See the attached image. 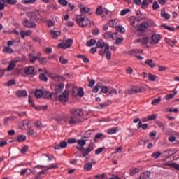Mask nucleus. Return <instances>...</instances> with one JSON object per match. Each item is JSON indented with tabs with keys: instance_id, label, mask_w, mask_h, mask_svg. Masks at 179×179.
Masks as SVG:
<instances>
[{
	"instance_id": "nucleus-32",
	"label": "nucleus",
	"mask_w": 179,
	"mask_h": 179,
	"mask_svg": "<svg viewBox=\"0 0 179 179\" xmlns=\"http://www.w3.org/2000/svg\"><path fill=\"white\" fill-rule=\"evenodd\" d=\"M148 127V124H143L142 122H139L137 125V129H142L143 130H146Z\"/></svg>"
},
{
	"instance_id": "nucleus-43",
	"label": "nucleus",
	"mask_w": 179,
	"mask_h": 179,
	"mask_svg": "<svg viewBox=\"0 0 179 179\" xmlns=\"http://www.w3.org/2000/svg\"><path fill=\"white\" fill-rule=\"evenodd\" d=\"M34 124L36 127H37V129H43L41 122H40L39 120H36V122H34Z\"/></svg>"
},
{
	"instance_id": "nucleus-16",
	"label": "nucleus",
	"mask_w": 179,
	"mask_h": 179,
	"mask_svg": "<svg viewBox=\"0 0 179 179\" xmlns=\"http://www.w3.org/2000/svg\"><path fill=\"white\" fill-rule=\"evenodd\" d=\"M25 27H27L28 28H35V27H36V23L30 20H25Z\"/></svg>"
},
{
	"instance_id": "nucleus-21",
	"label": "nucleus",
	"mask_w": 179,
	"mask_h": 179,
	"mask_svg": "<svg viewBox=\"0 0 179 179\" xmlns=\"http://www.w3.org/2000/svg\"><path fill=\"white\" fill-rule=\"evenodd\" d=\"M105 137L106 136H104L103 133H99L98 134H96L95 138H94V142L97 143L98 140H103V138H105Z\"/></svg>"
},
{
	"instance_id": "nucleus-42",
	"label": "nucleus",
	"mask_w": 179,
	"mask_h": 179,
	"mask_svg": "<svg viewBox=\"0 0 179 179\" xmlns=\"http://www.w3.org/2000/svg\"><path fill=\"white\" fill-rule=\"evenodd\" d=\"M145 64L147 65H149V66H150L151 68H155V64H153V61L152 59H147L145 61Z\"/></svg>"
},
{
	"instance_id": "nucleus-61",
	"label": "nucleus",
	"mask_w": 179,
	"mask_h": 179,
	"mask_svg": "<svg viewBox=\"0 0 179 179\" xmlns=\"http://www.w3.org/2000/svg\"><path fill=\"white\" fill-rule=\"evenodd\" d=\"M31 173H32V169H31L30 168L24 169V173H27V175H29Z\"/></svg>"
},
{
	"instance_id": "nucleus-60",
	"label": "nucleus",
	"mask_w": 179,
	"mask_h": 179,
	"mask_svg": "<svg viewBox=\"0 0 179 179\" xmlns=\"http://www.w3.org/2000/svg\"><path fill=\"white\" fill-rule=\"evenodd\" d=\"M149 4L148 3V0H143L141 3V8H145V7H148Z\"/></svg>"
},
{
	"instance_id": "nucleus-62",
	"label": "nucleus",
	"mask_w": 179,
	"mask_h": 179,
	"mask_svg": "<svg viewBox=\"0 0 179 179\" xmlns=\"http://www.w3.org/2000/svg\"><path fill=\"white\" fill-rule=\"evenodd\" d=\"M36 0H24V4H34Z\"/></svg>"
},
{
	"instance_id": "nucleus-59",
	"label": "nucleus",
	"mask_w": 179,
	"mask_h": 179,
	"mask_svg": "<svg viewBox=\"0 0 179 179\" xmlns=\"http://www.w3.org/2000/svg\"><path fill=\"white\" fill-rule=\"evenodd\" d=\"M106 52V58L108 61H110V59H111L112 52L111 51H109V50H107Z\"/></svg>"
},
{
	"instance_id": "nucleus-55",
	"label": "nucleus",
	"mask_w": 179,
	"mask_h": 179,
	"mask_svg": "<svg viewBox=\"0 0 179 179\" xmlns=\"http://www.w3.org/2000/svg\"><path fill=\"white\" fill-rule=\"evenodd\" d=\"M103 150H106V147H100V148H98L95 150V154H101L103 151Z\"/></svg>"
},
{
	"instance_id": "nucleus-30",
	"label": "nucleus",
	"mask_w": 179,
	"mask_h": 179,
	"mask_svg": "<svg viewBox=\"0 0 179 179\" xmlns=\"http://www.w3.org/2000/svg\"><path fill=\"white\" fill-rule=\"evenodd\" d=\"M99 93H108V94H110V87L108 86H101Z\"/></svg>"
},
{
	"instance_id": "nucleus-3",
	"label": "nucleus",
	"mask_w": 179,
	"mask_h": 179,
	"mask_svg": "<svg viewBox=\"0 0 179 179\" xmlns=\"http://www.w3.org/2000/svg\"><path fill=\"white\" fill-rule=\"evenodd\" d=\"M96 48H101L99 55L103 57L107 50H110V45L107 42H104L103 39H99L96 42Z\"/></svg>"
},
{
	"instance_id": "nucleus-54",
	"label": "nucleus",
	"mask_w": 179,
	"mask_h": 179,
	"mask_svg": "<svg viewBox=\"0 0 179 179\" xmlns=\"http://www.w3.org/2000/svg\"><path fill=\"white\" fill-rule=\"evenodd\" d=\"M148 79H149V80L155 82L156 80V76H155V75H152V73H149L148 74Z\"/></svg>"
},
{
	"instance_id": "nucleus-37",
	"label": "nucleus",
	"mask_w": 179,
	"mask_h": 179,
	"mask_svg": "<svg viewBox=\"0 0 179 179\" xmlns=\"http://www.w3.org/2000/svg\"><path fill=\"white\" fill-rule=\"evenodd\" d=\"M16 117L15 116H11V117H6L4 118V125H8V121H12V120H15Z\"/></svg>"
},
{
	"instance_id": "nucleus-7",
	"label": "nucleus",
	"mask_w": 179,
	"mask_h": 179,
	"mask_svg": "<svg viewBox=\"0 0 179 179\" xmlns=\"http://www.w3.org/2000/svg\"><path fill=\"white\" fill-rule=\"evenodd\" d=\"M19 61H20V57H15L14 58V59L8 62L9 65L7 69H4L6 72L9 71H13V69H15V66H16V64H17Z\"/></svg>"
},
{
	"instance_id": "nucleus-11",
	"label": "nucleus",
	"mask_w": 179,
	"mask_h": 179,
	"mask_svg": "<svg viewBox=\"0 0 179 179\" xmlns=\"http://www.w3.org/2000/svg\"><path fill=\"white\" fill-rule=\"evenodd\" d=\"M24 126H27L28 129H30L28 131L27 134H29V136H34V130L31 129V122H29V120H24Z\"/></svg>"
},
{
	"instance_id": "nucleus-58",
	"label": "nucleus",
	"mask_w": 179,
	"mask_h": 179,
	"mask_svg": "<svg viewBox=\"0 0 179 179\" xmlns=\"http://www.w3.org/2000/svg\"><path fill=\"white\" fill-rule=\"evenodd\" d=\"M78 144H79V145H81L82 147H84V145H86V141L85 140H78L77 141Z\"/></svg>"
},
{
	"instance_id": "nucleus-39",
	"label": "nucleus",
	"mask_w": 179,
	"mask_h": 179,
	"mask_svg": "<svg viewBox=\"0 0 179 179\" xmlns=\"http://www.w3.org/2000/svg\"><path fill=\"white\" fill-rule=\"evenodd\" d=\"M39 79L41 80H43V82H48V78L45 73H41V75L39 76Z\"/></svg>"
},
{
	"instance_id": "nucleus-38",
	"label": "nucleus",
	"mask_w": 179,
	"mask_h": 179,
	"mask_svg": "<svg viewBox=\"0 0 179 179\" xmlns=\"http://www.w3.org/2000/svg\"><path fill=\"white\" fill-rule=\"evenodd\" d=\"M109 104H110V101H104V103H101L99 107V108H105V107H107Z\"/></svg>"
},
{
	"instance_id": "nucleus-27",
	"label": "nucleus",
	"mask_w": 179,
	"mask_h": 179,
	"mask_svg": "<svg viewBox=\"0 0 179 179\" xmlns=\"http://www.w3.org/2000/svg\"><path fill=\"white\" fill-rule=\"evenodd\" d=\"M178 90L176 89L173 90V93H169V94H166V100H170L171 99H173L175 96V94H177Z\"/></svg>"
},
{
	"instance_id": "nucleus-40",
	"label": "nucleus",
	"mask_w": 179,
	"mask_h": 179,
	"mask_svg": "<svg viewBox=\"0 0 179 179\" xmlns=\"http://www.w3.org/2000/svg\"><path fill=\"white\" fill-rule=\"evenodd\" d=\"M116 30L119 31L122 34H124L126 31L125 28L122 27V25H118L117 27H116Z\"/></svg>"
},
{
	"instance_id": "nucleus-2",
	"label": "nucleus",
	"mask_w": 179,
	"mask_h": 179,
	"mask_svg": "<svg viewBox=\"0 0 179 179\" xmlns=\"http://www.w3.org/2000/svg\"><path fill=\"white\" fill-rule=\"evenodd\" d=\"M72 116L69 119V124L76 126L78 123H80L83 120V110L82 108H71L70 110Z\"/></svg>"
},
{
	"instance_id": "nucleus-9",
	"label": "nucleus",
	"mask_w": 179,
	"mask_h": 179,
	"mask_svg": "<svg viewBox=\"0 0 179 179\" xmlns=\"http://www.w3.org/2000/svg\"><path fill=\"white\" fill-rule=\"evenodd\" d=\"M69 96V89H65L63 93L59 96V100L60 101H68Z\"/></svg>"
},
{
	"instance_id": "nucleus-63",
	"label": "nucleus",
	"mask_w": 179,
	"mask_h": 179,
	"mask_svg": "<svg viewBox=\"0 0 179 179\" xmlns=\"http://www.w3.org/2000/svg\"><path fill=\"white\" fill-rule=\"evenodd\" d=\"M160 6L158 4L157 1H155L152 4V8L153 10H157V8H159Z\"/></svg>"
},
{
	"instance_id": "nucleus-14",
	"label": "nucleus",
	"mask_w": 179,
	"mask_h": 179,
	"mask_svg": "<svg viewBox=\"0 0 179 179\" xmlns=\"http://www.w3.org/2000/svg\"><path fill=\"white\" fill-rule=\"evenodd\" d=\"M64 86L65 85L64 83H63V82H59V85H56L55 87L56 94L60 93L61 92H62Z\"/></svg>"
},
{
	"instance_id": "nucleus-56",
	"label": "nucleus",
	"mask_w": 179,
	"mask_h": 179,
	"mask_svg": "<svg viewBox=\"0 0 179 179\" xmlns=\"http://www.w3.org/2000/svg\"><path fill=\"white\" fill-rule=\"evenodd\" d=\"M16 96L17 97H19V98L23 97V91H22L21 90H17Z\"/></svg>"
},
{
	"instance_id": "nucleus-34",
	"label": "nucleus",
	"mask_w": 179,
	"mask_h": 179,
	"mask_svg": "<svg viewBox=\"0 0 179 179\" xmlns=\"http://www.w3.org/2000/svg\"><path fill=\"white\" fill-rule=\"evenodd\" d=\"M162 155V152L161 151H155V152H153L151 155V157L152 158H154L155 159H157V158H159V157H160Z\"/></svg>"
},
{
	"instance_id": "nucleus-15",
	"label": "nucleus",
	"mask_w": 179,
	"mask_h": 179,
	"mask_svg": "<svg viewBox=\"0 0 179 179\" xmlns=\"http://www.w3.org/2000/svg\"><path fill=\"white\" fill-rule=\"evenodd\" d=\"M132 54H134L135 57L138 58V59L142 60L144 59L143 57L141 55H138V54H142L143 52V50H133L131 51Z\"/></svg>"
},
{
	"instance_id": "nucleus-31",
	"label": "nucleus",
	"mask_w": 179,
	"mask_h": 179,
	"mask_svg": "<svg viewBox=\"0 0 179 179\" xmlns=\"http://www.w3.org/2000/svg\"><path fill=\"white\" fill-rule=\"evenodd\" d=\"M118 20H110V21H109L108 22V24L109 25V27H115L117 29V22Z\"/></svg>"
},
{
	"instance_id": "nucleus-6",
	"label": "nucleus",
	"mask_w": 179,
	"mask_h": 179,
	"mask_svg": "<svg viewBox=\"0 0 179 179\" xmlns=\"http://www.w3.org/2000/svg\"><path fill=\"white\" fill-rule=\"evenodd\" d=\"M73 44V39H66L62 43H59V48H63V50H66V48H70Z\"/></svg>"
},
{
	"instance_id": "nucleus-57",
	"label": "nucleus",
	"mask_w": 179,
	"mask_h": 179,
	"mask_svg": "<svg viewBox=\"0 0 179 179\" xmlns=\"http://www.w3.org/2000/svg\"><path fill=\"white\" fill-rule=\"evenodd\" d=\"M16 84V80L11 79L8 81L7 86H13V85Z\"/></svg>"
},
{
	"instance_id": "nucleus-13",
	"label": "nucleus",
	"mask_w": 179,
	"mask_h": 179,
	"mask_svg": "<svg viewBox=\"0 0 179 179\" xmlns=\"http://www.w3.org/2000/svg\"><path fill=\"white\" fill-rule=\"evenodd\" d=\"M160 40H161L160 34H153V35H152V41L153 44H158Z\"/></svg>"
},
{
	"instance_id": "nucleus-44",
	"label": "nucleus",
	"mask_w": 179,
	"mask_h": 179,
	"mask_svg": "<svg viewBox=\"0 0 179 179\" xmlns=\"http://www.w3.org/2000/svg\"><path fill=\"white\" fill-rule=\"evenodd\" d=\"M78 58H81L83 61L85 62V64L90 62V59L87 58V57H85V55H78Z\"/></svg>"
},
{
	"instance_id": "nucleus-33",
	"label": "nucleus",
	"mask_w": 179,
	"mask_h": 179,
	"mask_svg": "<svg viewBox=\"0 0 179 179\" xmlns=\"http://www.w3.org/2000/svg\"><path fill=\"white\" fill-rule=\"evenodd\" d=\"M43 168H45V165H36L34 168L31 170L33 173H36L37 169H42Z\"/></svg>"
},
{
	"instance_id": "nucleus-51",
	"label": "nucleus",
	"mask_w": 179,
	"mask_h": 179,
	"mask_svg": "<svg viewBox=\"0 0 179 179\" xmlns=\"http://www.w3.org/2000/svg\"><path fill=\"white\" fill-rule=\"evenodd\" d=\"M124 41V38L122 37V38H116V41H115V44L117 45H120V44H122V43H123Z\"/></svg>"
},
{
	"instance_id": "nucleus-49",
	"label": "nucleus",
	"mask_w": 179,
	"mask_h": 179,
	"mask_svg": "<svg viewBox=\"0 0 179 179\" xmlns=\"http://www.w3.org/2000/svg\"><path fill=\"white\" fill-rule=\"evenodd\" d=\"M161 100H162L161 97H157V99H154V100L152 101V104L155 106L156 104H158L159 103H160Z\"/></svg>"
},
{
	"instance_id": "nucleus-23",
	"label": "nucleus",
	"mask_w": 179,
	"mask_h": 179,
	"mask_svg": "<svg viewBox=\"0 0 179 179\" xmlns=\"http://www.w3.org/2000/svg\"><path fill=\"white\" fill-rule=\"evenodd\" d=\"M96 43V39H94V38H92V39H90V41H87L86 43L87 47H93V45H95Z\"/></svg>"
},
{
	"instance_id": "nucleus-26",
	"label": "nucleus",
	"mask_w": 179,
	"mask_h": 179,
	"mask_svg": "<svg viewBox=\"0 0 179 179\" xmlns=\"http://www.w3.org/2000/svg\"><path fill=\"white\" fill-rule=\"evenodd\" d=\"M50 34L52 38H57L61 34V31H54L53 29H52L50 31Z\"/></svg>"
},
{
	"instance_id": "nucleus-10",
	"label": "nucleus",
	"mask_w": 179,
	"mask_h": 179,
	"mask_svg": "<svg viewBox=\"0 0 179 179\" xmlns=\"http://www.w3.org/2000/svg\"><path fill=\"white\" fill-rule=\"evenodd\" d=\"M49 77L52 79L55 82H57V83L59 82H64V76H59V75H57L56 73H49Z\"/></svg>"
},
{
	"instance_id": "nucleus-53",
	"label": "nucleus",
	"mask_w": 179,
	"mask_h": 179,
	"mask_svg": "<svg viewBox=\"0 0 179 179\" xmlns=\"http://www.w3.org/2000/svg\"><path fill=\"white\" fill-rule=\"evenodd\" d=\"M78 94L80 96V97H83V96H84V90L83 87L78 89Z\"/></svg>"
},
{
	"instance_id": "nucleus-17",
	"label": "nucleus",
	"mask_w": 179,
	"mask_h": 179,
	"mask_svg": "<svg viewBox=\"0 0 179 179\" xmlns=\"http://www.w3.org/2000/svg\"><path fill=\"white\" fill-rule=\"evenodd\" d=\"M164 165L171 166V168H175V169L179 171V164L176 162H164Z\"/></svg>"
},
{
	"instance_id": "nucleus-1",
	"label": "nucleus",
	"mask_w": 179,
	"mask_h": 179,
	"mask_svg": "<svg viewBox=\"0 0 179 179\" xmlns=\"http://www.w3.org/2000/svg\"><path fill=\"white\" fill-rule=\"evenodd\" d=\"M80 7V14H78V15H76V21L77 24L80 27H92V21L88 18V17L83 16L85 14H87L88 13H90L91 8L90 7H87L86 6H84L83 4H79Z\"/></svg>"
},
{
	"instance_id": "nucleus-28",
	"label": "nucleus",
	"mask_w": 179,
	"mask_h": 179,
	"mask_svg": "<svg viewBox=\"0 0 179 179\" xmlns=\"http://www.w3.org/2000/svg\"><path fill=\"white\" fill-rule=\"evenodd\" d=\"M43 90H41V89H37L36 91H35V96L37 98V99H40V97H42L43 96Z\"/></svg>"
},
{
	"instance_id": "nucleus-45",
	"label": "nucleus",
	"mask_w": 179,
	"mask_h": 179,
	"mask_svg": "<svg viewBox=\"0 0 179 179\" xmlns=\"http://www.w3.org/2000/svg\"><path fill=\"white\" fill-rule=\"evenodd\" d=\"M59 61L61 64H63V65H66L69 62V59L64 58V57H60Z\"/></svg>"
},
{
	"instance_id": "nucleus-50",
	"label": "nucleus",
	"mask_w": 179,
	"mask_h": 179,
	"mask_svg": "<svg viewBox=\"0 0 179 179\" xmlns=\"http://www.w3.org/2000/svg\"><path fill=\"white\" fill-rule=\"evenodd\" d=\"M139 171H140L139 168H134L130 171V175H136V173H138Z\"/></svg>"
},
{
	"instance_id": "nucleus-4",
	"label": "nucleus",
	"mask_w": 179,
	"mask_h": 179,
	"mask_svg": "<svg viewBox=\"0 0 179 179\" xmlns=\"http://www.w3.org/2000/svg\"><path fill=\"white\" fill-rule=\"evenodd\" d=\"M27 15L29 17V18H31V20L36 21V22H42L43 21V17L38 10L27 13Z\"/></svg>"
},
{
	"instance_id": "nucleus-25",
	"label": "nucleus",
	"mask_w": 179,
	"mask_h": 179,
	"mask_svg": "<svg viewBox=\"0 0 179 179\" xmlns=\"http://www.w3.org/2000/svg\"><path fill=\"white\" fill-rule=\"evenodd\" d=\"M161 15L163 18H165V20H169L171 18V14L166 13L165 10H162L161 11Z\"/></svg>"
},
{
	"instance_id": "nucleus-41",
	"label": "nucleus",
	"mask_w": 179,
	"mask_h": 179,
	"mask_svg": "<svg viewBox=\"0 0 179 179\" xmlns=\"http://www.w3.org/2000/svg\"><path fill=\"white\" fill-rule=\"evenodd\" d=\"M149 43V38L148 36H145L144 38H142L141 39V43L143 45H146V44H148Z\"/></svg>"
},
{
	"instance_id": "nucleus-29",
	"label": "nucleus",
	"mask_w": 179,
	"mask_h": 179,
	"mask_svg": "<svg viewBox=\"0 0 179 179\" xmlns=\"http://www.w3.org/2000/svg\"><path fill=\"white\" fill-rule=\"evenodd\" d=\"M103 13V6H98L96 8V11L95 12V14L96 15H102Z\"/></svg>"
},
{
	"instance_id": "nucleus-24",
	"label": "nucleus",
	"mask_w": 179,
	"mask_h": 179,
	"mask_svg": "<svg viewBox=\"0 0 179 179\" xmlns=\"http://www.w3.org/2000/svg\"><path fill=\"white\" fill-rule=\"evenodd\" d=\"M103 37L106 40H111V38H113V34L110 31L104 32Z\"/></svg>"
},
{
	"instance_id": "nucleus-64",
	"label": "nucleus",
	"mask_w": 179,
	"mask_h": 179,
	"mask_svg": "<svg viewBox=\"0 0 179 179\" xmlns=\"http://www.w3.org/2000/svg\"><path fill=\"white\" fill-rule=\"evenodd\" d=\"M117 131V129H110L108 131V134H115Z\"/></svg>"
},
{
	"instance_id": "nucleus-5",
	"label": "nucleus",
	"mask_w": 179,
	"mask_h": 179,
	"mask_svg": "<svg viewBox=\"0 0 179 179\" xmlns=\"http://www.w3.org/2000/svg\"><path fill=\"white\" fill-rule=\"evenodd\" d=\"M94 147H95L94 143H90V144L89 145V147L86 148V150L85 147H83L82 145H80L78 150L83 152V157H87V155H89L90 152H91V151H93Z\"/></svg>"
},
{
	"instance_id": "nucleus-35",
	"label": "nucleus",
	"mask_w": 179,
	"mask_h": 179,
	"mask_svg": "<svg viewBox=\"0 0 179 179\" xmlns=\"http://www.w3.org/2000/svg\"><path fill=\"white\" fill-rule=\"evenodd\" d=\"M92 169V162H87L84 165V169H86V171H90Z\"/></svg>"
},
{
	"instance_id": "nucleus-46",
	"label": "nucleus",
	"mask_w": 179,
	"mask_h": 179,
	"mask_svg": "<svg viewBox=\"0 0 179 179\" xmlns=\"http://www.w3.org/2000/svg\"><path fill=\"white\" fill-rule=\"evenodd\" d=\"M43 95L45 99H52V94L50 92H45Z\"/></svg>"
},
{
	"instance_id": "nucleus-36",
	"label": "nucleus",
	"mask_w": 179,
	"mask_h": 179,
	"mask_svg": "<svg viewBox=\"0 0 179 179\" xmlns=\"http://www.w3.org/2000/svg\"><path fill=\"white\" fill-rule=\"evenodd\" d=\"M101 87V83H96V85L92 88V92H94V93H97Z\"/></svg>"
},
{
	"instance_id": "nucleus-8",
	"label": "nucleus",
	"mask_w": 179,
	"mask_h": 179,
	"mask_svg": "<svg viewBox=\"0 0 179 179\" xmlns=\"http://www.w3.org/2000/svg\"><path fill=\"white\" fill-rule=\"evenodd\" d=\"M29 59L30 60V62L34 64L36 62V61H39L41 63V52H38L37 55L35 56L34 52H31V54H29Z\"/></svg>"
},
{
	"instance_id": "nucleus-47",
	"label": "nucleus",
	"mask_w": 179,
	"mask_h": 179,
	"mask_svg": "<svg viewBox=\"0 0 179 179\" xmlns=\"http://www.w3.org/2000/svg\"><path fill=\"white\" fill-rule=\"evenodd\" d=\"M156 123H157V126L160 129H162L163 131L165 130V124H164V123H163L162 122H159V121L157 122Z\"/></svg>"
},
{
	"instance_id": "nucleus-48",
	"label": "nucleus",
	"mask_w": 179,
	"mask_h": 179,
	"mask_svg": "<svg viewBox=\"0 0 179 179\" xmlns=\"http://www.w3.org/2000/svg\"><path fill=\"white\" fill-rule=\"evenodd\" d=\"M161 27H163L165 29H169V31H175V28L169 27V25H166V24H162Z\"/></svg>"
},
{
	"instance_id": "nucleus-19",
	"label": "nucleus",
	"mask_w": 179,
	"mask_h": 179,
	"mask_svg": "<svg viewBox=\"0 0 179 179\" xmlns=\"http://www.w3.org/2000/svg\"><path fill=\"white\" fill-rule=\"evenodd\" d=\"M68 146V143L66 141H61L59 145H55V150H59L60 148H66Z\"/></svg>"
},
{
	"instance_id": "nucleus-18",
	"label": "nucleus",
	"mask_w": 179,
	"mask_h": 179,
	"mask_svg": "<svg viewBox=\"0 0 179 179\" xmlns=\"http://www.w3.org/2000/svg\"><path fill=\"white\" fill-rule=\"evenodd\" d=\"M24 72L27 75H32L35 72L34 66H28L24 69Z\"/></svg>"
},
{
	"instance_id": "nucleus-12",
	"label": "nucleus",
	"mask_w": 179,
	"mask_h": 179,
	"mask_svg": "<svg viewBox=\"0 0 179 179\" xmlns=\"http://www.w3.org/2000/svg\"><path fill=\"white\" fill-rule=\"evenodd\" d=\"M150 175L151 172L150 171H145L143 172L137 179H151Z\"/></svg>"
},
{
	"instance_id": "nucleus-52",
	"label": "nucleus",
	"mask_w": 179,
	"mask_h": 179,
	"mask_svg": "<svg viewBox=\"0 0 179 179\" xmlns=\"http://www.w3.org/2000/svg\"><path fill=\"white\" fill-rule=\"evenodd\" d=\"M109 94H117V89H113V87H109Z\"/></svg>"
},
{
	"instance_id": "nucleus-20",
	"label": "nucleus",
	"mask_w": 179,
	"mask_h": 179,
	"mask_svg": "<svg viewBox=\"0 0 179 179\" xmlns=\"http://www.w3.org/2000/svg\"><path fill=\"white\" fill-rule=\"evenodd\" d=\"M149 24L148 22H141L138 27V30L139 31H145L147 28H148Z\"/></svg>"
},
{
	"instance_id": "nucleus-22",
	"label": "nucleus",
	"mask_w": 179,
	"mask_h": 179,
	"mask_svg": "<svg viewBox=\"0 0 179 179\" xmlns=\"http://www.w3.org/2000/svg\"><path fill=\"white\" fill-rule=\"evenodd\" d=\"M3 52H4V54H13L15 51L13 50V49H12V48L9 46H6L3 49Z\"/></svg>"
}]
</instances>
